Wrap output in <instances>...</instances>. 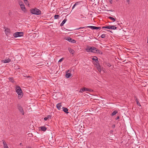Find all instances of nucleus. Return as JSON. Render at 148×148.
<instances>
[{"label": "nucleus", "mask_w": 148, "mask_h": 148, "mask_svg": "<svg viewBox=\"0 0 148 148\" xmlns=\"http://www.w3.org/2000/svg\"><path fill=\"white\" fill-rule=\"evenodd\" d=\"M25 3L28 6H29V4L28 3V2L27 0H23Z\"/></svg>", "instance_id": "obj_22"}, {"label": "nucleus", "mask_w": 148, "mask_h": 148, "mask_svg": "<svg viewBox=\"0 0 148 148\" xmlns=\"http://www.w3.org/2000/svg\"><path fill=\"white\" fill-rule=\"evenodd\" d=\"M94 57L95 58H93L92 59V60H93L95 61L98 59L97 58L96 56H94Z\"/></svg>", "instance_id": "obj_34"}, {"label": "nucleus", "mask_w": 148, "mask_h": 148, "mask_svg": "<svg viewBox=\"0 0 148 148\" xmlns=\"http://www.w3.org/2000/svg\"><path fill=\"white\" fill-rule=\"evenodd\" d=\"M38 129L39 131L41 130L42 131L45 132L47 128L45 126H41L39 127Z\"/></svg>", "instance_id": "obj_6"}, {"label": "nucleus", "mask_w": 148, "mask_h": 148, "mask_svg": "<svg viewBox=\"0 0 148 148\" xmlns=\"http://www.w3.org/2000/svg\"><path fill=\"white\" fill-rule=\"evenodd\" d=\"M72 39L70 37H68L67 38L66 40L68 41H69V42H71Z\"/></svg>", "instance_id": "obj_30"}, {"label": "nucleus", "mask_w": 148, "mask_h": 148, "mask_svg": "<svg viewBox=\"0 0 148 148\" xmlns=\"http://www.w3.org/2000/svg\"><path fill=\"white\" fill-rule=\"evenodd\" d=\"M27 148H32V147H27Z\"/></svg>", "instance_id": "obj_44"}, {"label": "nucleus", "mask_w": 148, "mask_h": 148, "mask_svg": "<svg viewBox=\"0 0 148 148\" xmlns=\"http://www.w3.org/2000/svg\"><path fill=\"white\" fill-rule=\"evenodd\" d=\"M16 92L18 95V98L19 99L21 98L23 95V93L22 92L21 89L20 87L17 85L15 86Z\"/></svg>", "instance_id": "obj_1"}, {"label": "nucleus", "mask_w": 148, "mask_h": 148, "mask_svg": "<svg viewBox=\"0 0 148 148\" xmlns=\"http://www.w3.org/2000/svg\"><path fill=\"white\" fill-rule=\"evenodd\" d=\"M5 33L6 35H9L10 33V29L8 28H7L5 30Z\"/></svg>", "instance_id": "obj_11"}, {"label": "nucleus", "mask_w": 148, "mask_h": 148, "mask_svg": "<svg viewBox=\"0 0 148 148\" xmlns=\"http://www.w3.org/2000/svg\"><path fill=\"white\" fill-rule=\"evenodd\" d=\"M135 100H136V102L137 103V104L138 106H140V103H139V102L138 101V99L137 98H136V99Z\"/></svg>", "instance_id": "obj_23"}, {"label": "nucleus", "mask_w": 148, "mask_h": 148, "mask_svg": "<svg viewBox=\"0 0 148 148\" xmlns=\"http://www.w3.org/2000/svg\"><path fill=\"white\" fill-rule=\"evenodd\" d=\"M102 29H110V25L107 26H103L102 27Z\"/></svg>", "instance_id": "obj_28"}, {"label": "nucleus", "mask_w": 148, "mask_h": 148, "mask_svg": "<svg viewBox=\"0 0 148 148\" xmlns=\"http://www.w3.org/2000/svg\"><path fill=\"white\" fill-rule=\"evenodd\" d=\"M3 143L4 148H9L7 144L6 143L5 141H3Z\"/></svg>", "instance_id": "obj_13"}, {"label": "nucleus", "mask_w": 148, "mask_h": 148, "mask_svg": "<svg viewBox=\"0 0 148 148\" xmlns=\"http://www.w3.org/2000/svg\"><path fill=\"white\" fill-rule=\"evenodd\" d=\"M85 27H88L91 28L92 29H101V27H95L94 26H86L84 27H80L79 28H77L76 29H83Z\"/></svg>", "instance_id": "obj_4"}, {"label": "nucleus", "mask_w": 148, "mask_h": 148, "mask_svg": "<svg viewBox=\"0 0 148 148\" xmlns=\"http://www.w3.org/2000/svg\"><path fill=\"white\" fill-rule=\"evenodd\" d=\"M107 35L105 34H103L101 36V37L102 38H105L107 37Z\"/></svg>", "instance_id": "obj_29"}, {"label": "nucleus", "mask_w": 148, "mask_h": 148, "mask_svg": "<svg viewBox=\"0 0 148 148\" xmlns=\"http://www.w3.org/2000/svg\"><path fill=\"white\" fill-rule=\"evenodd\" d=\"M116 1H118L119 0H116Z\"/></svg>", "instance_id": "obj_46"}, {"label": "nucleus", "mask_w": 148, "mask_h": 148, "mask_svg": "<svg viewBox=\"0 0 148 148\" xmlns=\"http://www.w3.org/2000/svg\"><path fill=\"white\" fill-rule=\"evenodd\" d=\"M114 125V126H113V127L115 126V125Z\"/></svg>", "instance_id": "obj_48"}, {"label": "nucleus", "mask_w": 148, "mask_h": 148, "mask_svg": "<svg viewBox=\"0 0 148 148\" xmlns=\"http://www.w3.org/2000/svg\"><path fill=\"white\" fill-rule=\"evenodd\" d=\"M95 62L96 63H99V61L98 60V59L96 61H95Z\"/></svg>", "instance_id": "obj_41"}, {"label": "nucleus", "mask_w": 148, "mask_h": 148, "mask_svg": "<svg viewBox=\"0 0 148 148\" xmlns=\"http://www.w3.org/2000/svg\"><path fill=\"white\" fill-rule=\"evenodd\" d=\"M67 21L66 19V18L64 19L62 22L60 24V26H63L64 24L65 23V22H66Z\"/></svg>", "instance_id": "obj_19"}, {"label": "nucleus", "mask_w": 148, "mask_h": 148, "mask_svg": "<svg viewBox=\"0 0 148 148\" xmlns=\"http://www.w3.org/2000/svg\"><path fill=\"white\" fill-rule=\"evenodd\" d=\"M62 106L61 103H60L57 104L56 105V107L59 110H60L61 109V107Z\"/></svg>", "instance_id": "obj_10"}, {"label": "nucleus", "mask_w": 148, "mask_h": 148, "mask_svg": "<svg viewBox=\"0 0 148 148\" xmlns=\"http://www.w3.org/2000/svg\"><path fill=\"white\" fill-rule=\"evenodd\" d=\"M18 109L20 112L23 114H24V112L23 111V108L21 106H18Z\"/></svg>", "instance_id": "obj_8"}, {"label": "nucleus", "mask_w": 148, "mask_h": 148, "mask_svg": "<svg viewBox=\"0 0 148 148\" xmlns=\"http://www.w3.org/2000/svg\"><path fill=\"white\" fill-rule=\"evenodd\" d=\"M71 75V73L67 72L65 75V77L66 78H69Z\"/></svg>", "instance_id": "obj_15"}, {"label": "nucleus", "mask_w": 148, "mask_h": 148, "mask_svg": "<svg viewBox=\"0 0 148 148\" xmlns=\"http://www.w3.org/2000/svg\"><path fill=\"white\" fill-rule=\"evenodd\" d=\"M51 115H48L47 116L44 118V120L45 121H47L49 119H51Z\"/></svg>", "instance_id": "obj_16"}, {"label": "nucleus", "mask_w": 148, "mask_h": 148, "mask_svg": "<svg viewBox=\"0 0 148 148\" xmlns=\"http://www.w3.org/2000/svg\"><path fill=\"white\" fill-rule=\"evenodd\" d=\"M106 65L108 67H110L111 66V65L109 63H107Z\"/></svg>", "instance_id": "obj_37"}, {"label": "nucleus", "mask_w": 148, "mask_h": 148, "mask_svg": "<svg viewBox=\"0 0 148 148\" xmlns=\"http://www.w3.org/2000/svg\"><path fill=\"white\" fill-rule=\"evenodd\" d=\"M114 125V126H113V127L115 126V125Z\"/></svg>", "instance_id": "obj_47"}, {"label": "nucleus", "mask_w": 148, "mask_h": 148, "mask_svg": "<svg viewBox=\"0 0 148 148\" xmlns=\"http://www.w3.org/2000/svg\"><path fill=\"white\" fill-rule=\"evenodd\" d=\"M63 111L66 114H68L69 112H68V109L64 107H62Z\"/></svg>", "instance_id": "obj_12"}, {"label": "nucleus", "mask_w": 148, "mask_h": 148, "mask_svg": "<svg viewBox=\"0 0 148 148\" xmlns=\"http://www.w3.org/2000/svg\"><path fill=\"white\" fill-rule=\"evenodd\" d=\"M11 61L10 59L8 58L6 59H5L4 60H1V62H3L4 63H8L10 62Z\"/></svg>", "instance_id": "obj_9"}, {"label": "nucleus", "mask_w": 148, "mask_h": 148, "mask_svg": "<svg viewBox=\"0 0 148 148\" xmlns=\"http://www.w3.org/2000/svg\"><path fill=\"white\" fill-rule=\"evenodd\" d=\"M64 59V58H62L60 59L58 61V62H61Z\"/></svg>", "instance_id": "obj_36"}, {"label": "nucleus", "mask_w": 148, "mask_h": 148, "mask_svg": "<svg viewBox=\"0 0 148 148\" xmlns=\"http://www.w3.org/2000/svg\"><path fill=\"white\" fill-rule=\"evenodd\" d=\"M60 16L59 15H55L54 16V18L55 19H57Z\"/></svg>", "instance_id": "obj_31"}, {"label": "nucleus", "mask_w": 148, "mask_h": 148, "mask_svg": "<svg viewBox=\"0 0 148 148\" xmlns=\"http://www.w3.org/2000/svg\"><path fill=\"white\" fill-rule=\"evenodd\" d=\"M94 65H95V66L97 67L98 66H99L100 65L99 64V63H94Z\"/></svg>", "instance_id": "obj_33"}, {"label": "nucleus", "mask_w": 148, "mask_h": 148, "mask_svg": "<svg viewBox=\"0 0 148 148\" xmlns=\"http://www.w3.org/2000/svg\"><path fill=\"white\" fill-rule=\"evenodd\" d=\"M80 3L81 2L79 1L76 2L73 6L72 9H73L75 6H77V5H81Z\"/></svg>", "instance_id": "obj_14"}, {"label": "nucleus", "mask_w": 148, "mask_h": 148, "mask_svg": "<svg viewBox=\"0 0 148 148\" xmlns=\"http://www.w3.org/2000/svg\"><path fill=\"white\" fill-rule=\"evenodd\" d=\"M108 18L111 20L112 21H116L115 19L113 17H111V16H109L108 17Z\"/></svg>", "instance_id": "obj_27"}, {"label": "nucleus", "mask_w": 148, "mask_h": 148, "mask_svg": "<svg viewBox=\"0 0 148 148\" xmlns=\"http://www.w3.org/2000/svg\"><path fill=\"white\" fill-rule=\"evenodd\" d=\"M84 90L85 91H92V90L90 89L89 88H86L84 87Z\"/></svg>", "instance_id": "obj_18"}, {"label": "nucleus", "mask_w": 148, "mask_h": 148, "mask_svg": "<svg viewBox=\"0 0 148 148\" xmlns=\"http://www.w3.org/2000/svg\"><path fill=\"white\" fill-rule=\"evenodd\" d=\"M119 119V116H117L116 117V118L115 119L116 120H117L118 119Z\"/></svg>", "instance_id": "obj_40"}, {"label": "nucleus", "mask_w": 148, "mask_h": 148, "mask_svg": "<svg viewBox=\"0 0 148 148\" xmlns=\"http://www.w3.org/2000/svg\"><path fill=\"white\" fill-rule=\"evenodd\" d=\"M96 53H97L98 54H102V53L101 52V51H100V50H98L97 49V50H96Z\"/></svg>", "instance_id": "obj_21"}, {"label": "nucleus", "mask_w": 148, "mask_h": 148, "mask_svg": "<svg viewBox=\"0 0 148 148\" xmlns=\"http://www.w3.org/2000/svg\"><path fill=\"white\" fill-rule=\"evenodd\" d=\"M76 41L75 40L72 39L71 42L73 43H74Z\"/></svg>", "instance_id": "obj_39"}, {"label": "nucleus", "mask_w": 148, "mask_h": 148, "mask_svg": "<svg viewBox=\"0 0 148 148\" xmlns=\"http://www.w3.org/2000/svg\"><path fill=\"white\" fill-rule=\"evenodd\" d=\"M79 18H83V17H84V16H83V15L82 14H80L79 16Z\"/></svg>", "instance_id": "obj_38"}, {"label": "nucleus", "mask_w": 148, "mask_h": 148, "mask_svg": "<svg viewBox=\"0 0 148 148\" xmlns=\"http://www.w3.org/2000/svg\"><path fill=\"white\" fill-rule=\"evenodd\" d=\"M147 42L148 43V38L147 39Z\"/></svg>", "instance_id": "obj_45"}, {"label": "nucleus", "mask_w": 148, "mask_h": 148, "mask_svg": "<svg viewBox=\"0 0 148 148\" xmlns=\"http://www.w3.org/2000/svg\"><path fill=\"white\" fill-rule=\"evenodd\" d=\"M96 68L97 69H98V71H99V72L100 73L101 71V67L100 65L99 66L97 67Z\"/></svg>", "instance_id": "obj_26"}, {"label": "nucleus", "mask_w": 148, "mask_h": 148, "mask_svg": "<svg viewBox=\"0 0 148 148\" xmlns=\"http://www.w3.org/2000/svg\"><path fill=\"white\" fill-rule=\"evenodd\" d=\"M19 4L21 10L24 12H26L27 10L23 2L21 1H19Z\"/></svg>", "instance_id": "obj_3"}, {"label": "nucleus", "mask_w": 148, "mask_h": 148, "mask_svg": "<svg viewBox=\"0 0 148 148\" xmlns=\"http://www.w3.org/2000/svg\"><path fill=\"white\" fill-rule=\"evenodd\" d=\"M81 31L82 32H81V33H83L84 32H83V30H82Z\"/></svg>", "instance_id": "obj_43"}, {"label": "nucleus", "mask_w": 148, "mask_h": 148, "mask_svg": "<svg viewBox=\"0 0 148 148\" xmlns=\"http://www.w3.org/2000/svg\"><path fill=\"white\" fill-rule=\"evenodd\" d=\"M68 50L69 51V52L72 54H73L74 52V50L73 49H71L70 48H68Z\"/></svg>", "instance_id": "obj_17"}, {"label": "nucleus", "mask_w": 148, "mask_h": 148, "mask_svg": "<svg viewBox=\"0 0 148 148\" xmlns=\"http://www.w3.org/2000/svg\"><path fill=\"white\" fill-rule=\"evenodd\" d=\"M41 14V12L39 9H38V15H40Z\"/></svg>", "instance_id": "obj_32"}, {"label": "nucleus", "mask_w": 148, "mask_h": 148, "mask_svg": "<svg viewBox=\"0 0 148 148\" xmlns=\"http://www.w3.org/2000/svg\"><path fill=\"white\" fill-rule=\"evenodd\" d=\"M23 35V33L22 32H16L14 34V36L15 38L20 37Z\"/></svg>", "instance_id": "obj_5"}, {"label": "nucleus", "mask_w": 148, "mask_h": 148, "mask_svg": "<svg viewBox=\"0 0 148 148\" xmlns=\"http://www.w3.org/2000/svg\"><path fill=\"white\" fill-rule=\"evenodd\" d=\"M126 1L128 3H129L130 2V0H126Z\"/></svg>", "instance_id": "obj_42"}, {"label": "nucleus", "mask_w": 148, "mask_h": 148, "mask_svg": "<svg viewBox=\"0 0 148 148\" xmlns=\"http://www.w3.org/2000/svg\"><path fill=\"white\" fill-rule=\"evenodd\" d=\"M31 12L34 14H37V9H32L30 10Z\"/></svg>", "instance_id": "obj_7"}, {"label": "nucleus", "mask_w": 148, "mask_h": 148, "mask_svg": "<svg viewBox=\"0 0 148 148\" xmlns=\"http://www.w3.org/2000/svg\"><path fill=\"white\" fill-rule=\"evenodd\" d=\"M9 79L13 83L14 82L13 78L12 77H9Z\"/></svg>", "instance_id": "obj_24"}, {"label": "nucleus", "mask_w": 148, "mask_h": 148, "mask_svg": "<svg viewBox=\"0 0 148 148\" xmlns=\"http://www.w3.org/2000/svg\"><path fill=\"white\" fill-rule=\"evenodd\" d=\"M97 49L94 47H88L86 49V51L88 52H93L96 53Z\"/></svg>", "instance_id": "obj_2"}, {"label": "nucleus", "mask_w": 148, "mask_h": 148, "mask_svg": "<svg viewBox=\"0 0 148 148\" xmlns=\"http://www.w3.org/2000/svg\"><path fill=\"white\" fill-rule=\"evenodd\" d=\"M84 90V87L82 88L81 89H80V90L79 91V92H82L85 91Z\"/></svg>", "instance_id": "obj_35"}, {"label": "nucleus", "mask_w": 148, "mask_h": 148, "mask_svg": "<svg viewBox=\"0 0 148 148\" xmlns=\"http://www.w3.org/2000/svg\"><path fill=\"white\" fill-rule=\"evenodd\" d=\"M110 29H116V27L110 25Z\"/></svg>", "instance_id": "obj_25"}, {"label": "nucleus", "mask_w": 148, "mask_h": 148, "mask_svg": "<svg viewBox=\"0 0 148 148\" xmlns=\"http://www.w3.org/2000/svg\"><path fill=\"white\" fill-rule=\"evenodd\" d=\"M118 113V112L116 110L114 111L111 114V116H113L115 115L116 113Z\"/></svg>", "instance_id": "obj_20"}]
</instances>
